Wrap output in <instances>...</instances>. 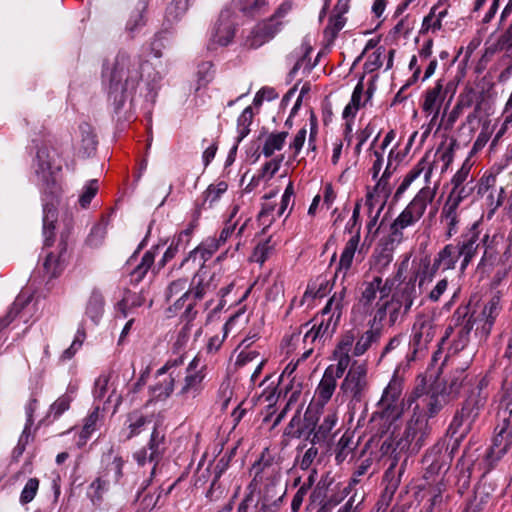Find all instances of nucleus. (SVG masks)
Masks as SVG:
<instances>
[{"instance_id":"obj_1","label":"nucleus","mask_w":512,"mask_h":512,"mask_svg":"<svg viewBox=\"0 0 512 512\" xmlns=\"http://www.w3.org/2000/svg\"><path fill=\"white\" fill-rule=\"evenodd\" d=\"M487 385L485 379L476 382L475 377L466 372V368H456L446 380L443 393L451 397H457L462 388L473 386L469 389L461 408L456 410L448 428V433L451 438H454L451 453L458 448L459 443L471 431L473 423L484 408L488 398Z\"/></svg>"},{"instance_id":"obj_2","label":"nucleus","mask_w":512,"mask_h":512,"mask_svg":"<svg viewBox=\"0 0 512 512\" xmlns=\"http://www.w3.org/2000/svg\"><path fill=\"white\" fill-rule=\"evenodd\" d=\"M146 66L148 61L141 56H131L123 51L117 54L107 87L108 102L116 114L122 110L128 99L133 102Z\"/></svg>"},{"instance_id":"obj_3","label":"nucleus","mask_w":512,"mask_h":512,"mask_svg":"<svg viewBox=\"0 0 512 512\" xmlns=\"http://www.w3.org/2000/svg\"><path fill=\"white\" fill-rule=\"evenodd\" d=\"M35 173L43 185L46 186V189L51 190V200L45 199L43 204L44 245L50 246L54 237L55 223L58 219L57 206L59 204L58 193L60 189L53 177L50 150L46 146L40 147L37 151Z\"/></svg>"},{"instance_id":"obj_4","label":"nucleus","mask_w":512,"mask_h":512,"mask_svg":"<svg viewBox=\"0 0 512 512\" xmlns=\"http://www.w3.org/2000/svg\"><path fill=\"white\" fill-rule=\"evenodd\" d=\"M435 189L425 186L421 188L405 209L390 225V241L400 243L403 240V230L415 225L424 215L427 206L434 200Z\"/></svg>"},{"instance_id":"obj_5","label":"nucleus","mask_w":512,"mask_h":512,"mask_svg":"<svg viewBox=\"0 0 512 512\" xmlns=\"http://www.w3.org/2000/svg\"><path fill=\"white\" fill-rule=\"evenodd\" d=\"M340 317L341 306L339 302H335V299H329L321 312L313 318V325L304 335V344L324 346L336 332Z\"/></svg>"},{"instance_id":"obj_6","label":"nucleus","mask_w":512,"mask_h":512,"mask_svg":"<svg viewBox=\"0 0 512 512\" xmlns=\"http://www.w3.org/2000/svg\"><path fill=\"white\" fill-rule=\"evenodd\" d=\"M292 7V1H283L269 18L258 22L253 27L246 38L245 46L250 49H257L271 41L288 23L286 18L291 12Z\"/></svg>"},{"instance_id":"obj_7","label":"nucleus","mask_w":512,"mask_h":512,"mask_svg":"<svg viewBox=\"0 0 512 512\" xmlns=\"http://www.w3.org/2000/svg\"><path fill=\"white\" fill-rule=\"evenodd\" d=\"M432 427L428 419L422 413L415 410L411 418L407 421L402 436L395 441V451L417 454L430 440Z\"/></svg>"},{"instance_id":"obj_8","label":"nucleus","mask_w":512,"mask_h":512,"mask_svg":"<svg viewBox=\"0 0 512 512\" xmlns=\"http://www.w3.org/2000/svg\"><path fill=\"white\" fill-rule=\"evenodd\" d=\"M368 391V365L354 360L339 386L338 396L356 405L365 399Z\"/></svg>"},{"instance_id":"obj_9","label":"nucleus","mask_w":512,"mask_h":512,"mask_svg":"<svg viewBox=\"0 0 512 512\" xmlns=\"http://www.w3.org/2000/svg\"><path fill=\"white\" fill-rule=\"evenodd\" d=\"M462 260L457 247L454 244L445 245L434 257L431 264L429 258L422 260V271L418 274L419 286L425 282H431L439 270H453L456 268L458 260Z\"/></svg>"},{"instance_id":"obj_10","label":"nucleus","mask_w":512,"mask_h":512,"mask_svg":"<svg viewBox=\"0 0 512 512\" xmlns=\"http://www.w3.org/2000/svg\"><path fill=\"white\" fill-rule=\"evenodd\" d=\"M124 460L122 457H115L104 471L88 487V496L94 505L103 501V496L110 489L111 483L118 484L123 477Z\"/></svg>"},{"instance_id":"obj_11","label":"nucleus","mask_w":512,"mask_h":512,"mask_svg":"<svg viewBox=\"0 0 512 512\" xmlns=\"http://www.w3.org/2000/svg\"><path fill=\"white\" fill-rule=\"evenodd\" d=\"M484 247L483 255L478 264V268H493L504 265V257L512 259V243H505L502 236L494 235L490 237L485 234L482 237Z\"/></svg>"},{"instance_id":"obj_12","label":"nucleus","mask_w":512,"mask_h":512,"mask_svg":"<svg viewBox=\"0 0 512 512\" xmlns=\"http://www.w3.org/2000/svg\"><path fill=\"white\" fill-rule=\"evenodd\" d=\"M350 490L351 484L343 486L326 474L313 489L310 499L312 502H326L335 508L349 495Z\"/></svg>"},{"instance_id":"obj_13","label":"nucleus","mask_w":512,"mask_h":512,"mask_svg":"<svg viewBox=\"0 0 512 512\" xmlns=\"http://www.w3.org/2000/svg\"><path fill=\"white\" fill-rule=\"evenodd\" d=\"M166 449L165 433L155 425L147 446L135 452L133 457L140 466H144L146 463H154L151 471V475H153L155 473L156 466L162 459Z\"/></svg>"},{"instance_id":"obj_14","label":"nucleus","mask_w":512,"mask_h":512,"mask_svg":"<svg viewBox=\"0 0 512 512\" xmlns=\"http://www.w3.org/2000/svg\"><path fill=\"white\" fill-rule=\"evenodd\" d=\"M435 336V327L431 319L421 317L412 328L409 351L406 354L408 362L414 361L418 353H422Z\"/></svg>"},{"instance_id":"obj_15","label":"nucleus","mask_w":512,"mask_h":512,"mask_svg":"<svg viewBox=\"0 0 512 512\" xmlns=\"http://www.w3.org/2000/svg\"><path fill=\"white\" fill-rule=\"evenodd\" d=\"M206 365L199 357L194 359L188 364L186 368V375L181 389L178 392L183 398H196L201 394L204 389V379L206 377Z\"/></svg>"},{"instance_id":"obj_16","label":"nucleus","mask_w":512,"mask_h":512,"mask_svg":"<svg viewBox=\"0 0 512 512\" xmlns=\"http://www.w3.org/2000/svg\"><path fill=\"white\" fill-rule=\"evenodd\" d=\"M480 225L478 222H474L469 228H467L457 239V247L459 254L462 256L460 263V270L464 272L468 265L472 262L477 254L478 248L482 243V237H480Z\"/></svg>"},{"instance_id":"obj_17","label":"nucleus","mask_w":512,"mask_h":512,"mask_svg":"<svg viewBox=\"0 0 512 512\" xmlns=\"http://www.w3.org/2000/svg\"><path fill=\"white\" fill-rule=\"evenodd\" d=\"M492 445L487 451L486 458L490 462L501 459L512 445V416L503 414V425L495 428Z\"/></svg>"},{"instance_id":"obj_18","label":"nucleus","mask_w":512,"mask_h":512,"mask_svg":"<svg viewBox=\"0 0 512 512\" xmlns=\"http://www.w3.org/2000/svg\"><path fill=\"white\" fill-rule=\"evenodd\" d=\"M235 36V25L229 11H222L216 21L208 48L214 50L217 46H227Z\"/></svg>"},{"instance_id":"obj_19","label":"nucleus","mask_w":512,"mask_h":512,"mask_svg":"<svg viewBox=\"0 0 512 512\" xmlns=\"http://www.w3.org/2000/svg\"><path fill=\"white\" fill-rule=\"evenodd\" d=\"M501 310L502 306L500 295L495 294L487 301L481 313L477 317L478 325L475 333H479L481 338H487Z\"/></svg>"},{"instance_id":"obj_20","label":"nucleus","mask_w":512,"mask_h":512,"mask_svg":"<svg viewBox=\"0 0 512 512\" xmlns=\"http://www.w3.org/2000/svg\"><path fill=\"white\" fill-rule=\"evenodd\" d=\"M220 245L216 242V238H207L199 246L189 252L188 256L183 259L180 267L193 264V267H198L196 273L201 272L207 260L219 249ZM199 278L201 276L199 275Z\"/></svg>"},{"instance_id":"obj_21","label":"nucleus","mask_w":512,"mask_h":512,"mask_svg":"<svg viewBox=\"0 0 512 512\" xmlns=\"http://www.w3.org/2000/svg\"><path fill=\"white\" fill-rule=\"evenodd\" d=\"M214 275L211 276L210 281H213ZM211 289V282L204 283L202 278H199V273H195L191 281V287H189L175 302L168 308V312H177L182 309L186 301H199L201 300L207 291Z\"/></svg>"},{"instance_id":"obj_22","label":"nucleus","mask_w":512,"mask_h":512,"mask_svg":"<svg viewBox=\"0 0 512 512\" xmlns=\"http://www.w3.org/2000/svg\"><path fill=\"white\" fill-rule=\"evenodd\" d=\"M338 417L335 412L326 414L319 424L317 423L314 433L310 439V444L326 448L333 438L332 430L336 426Z\"/></svg>"},{"instance_id":"obj_23","label":"nucleus","mask_w":512,"mask_h":512,"mask_svg":"<svg viewBox=\"0 0 512 512\" xmlns=\"http://www.w3.org/2000/svg\"><path fill=\"white\" fill-rule=\"evenodd\" d=\"M67 249L68 243L62 234L58 244V254L55 255L53 252L48 253L43 263L44 271L49 276V278L58 276L63 270L68 256Z\"/></svg>"},{"instance_id":"obj_24","label":"nucleus","mask_w":512,"mask_h":512,"mask_svg":"<svg viewBox=\"0 0 512 512\" xmlns=\"http://www.w3.org/2000/svg\"><path fill=\"white\" fill-rule=\"evenodd\" d=\"M448 92V87L444 89L443 79L437 80L435 86L428 89L425 93L422 109L427 114H433V119L437 118L440 112L441 104Z\"/></svg>"},{"instance_id":"obj_25","label":"nucleus","mask_w":512,"mask_h":512,"mask_svg":"<svg viewBox=\"0 0 512 512\" xmlns=\"http://www.w3.org/2000/svg\"><path fill=\"white\" fill-rule=\"evenodd\" d=\"M390 288L387 283L383 284L381 277L376 276L371 281L363 283V289L359 298V304L364 307L366 311L371 308L373 302L377 297V293L381 294V298L388 296Z\"/></svg>"},{"instance_id":"obj_26","label":"nucleus","mask_w":512,"mask_h":512,"mask_svg":"<svg viewBox=\"0 0 512 512\" xmlns=\"http://www.w3.org/2000/svg\"><path fill=\"white\" fill-rule=\"evenodd\" d=\"M360 242V226L357 227L355 235L347 241L345 247L341 253L338 267L336 269L335 276L338 277L340 273H343V278L346 277L347 273L351 269L353 259Z\"/></svg>"},{"instance_id":"obj_27","label":"nucleus","mask_w":512,"mask_h":512,"mask_svg":"<svg viewBox=\"0 0 512 512\" xmlns=\"http://www.w3.org/2000/svg\"><path fill=\"white\" fill-rule=\"evenodd\" d=\"M377 408L378 410L375 411L372 415V421L379 418L384 422L383 426H387V428L399 420L404 412V404H396L391 402L383 403L382 400H379L377 403Z\"/></svg>"},{"instance_id":"obj_28","label":"nucleus","mask_w":512,"mask_h":512,"mask_svg":"<svg viewBox=\"0 0 512 512\" xmlns=\"http://www.w3.org/2000/svg\"><path fill=\"white\" fill-rule=\"evenodd\" d=\"M417 276L403 283L392 295L391 299H396L398 304L404 308V313H408L418 297L416 289Z\"/></svg>"},{"instance_id":"obj_29","label":"nucleus","mask_w":512,"mask_h":512,"mask_svg":"<svg viewBox=\"0 0 512 512\" xmlns=\"http://www.w3.org/2000/svg\"><path fill=\"white\" fill-rule=\"evenodd\" d=\"M338 379V377L329 373L327 370L324 371L315 392L317 403L322 407L331 400L336 390Z\"/></svg>"},{"instance_id":"obj_30","label":"nucleus","mask_w":512,"mask_h":512,"mask_svg":"<svg viewBox=\"0 0 512 512\" xmlns=\"http://www.w3.org/2000/svg\"><path fill=\"white\" fill-rule=\"evenodd\" d=\"M459 206L446 200L440 214L441 221H445L447 225L446 237L450 239L458 232L459 224Z\"/></svg>"},{"instance_id":"obj_31","label":"nucleus","mask_w":512,"mask_h":512,"mask_svg":"<svg viewBox=\"0 0 512 512\" xmlns=\"http://www.w3.org/2000/svg\"><path fill=\"white\" fill-rule=\"evenodd\" d=\"M382 333L378 329H373L369 327L364 333L358 337L354 349L353 355L356 357L362 356L365 354L373 344H376L380 341Z\"/></svg>"},{"instance_id":"obj_32","label":"nucleus","mask_w":512,"mask_h":512,"mask_svg":"<svg viewBox=\"0 0 512 512\" xmlns=\"http://www.w3.org/2000/svg\"><path fill=\"white\" fill-rule=\"evenodd\" d=\"M148 8V0H139L131 12L126 23V31L133 34L146 24L145 13Z\"/></svg>"},{"instance_id":"obj_33","label":"nucleus","mask_w":512,"mask_h":512,"mask_svg":"<svg viewBox=\"0 0 512 512\" xmlns=\"http://www.w3.org/2000/svg\"><path fill=\"white\" fill-rule=\"evenodd\" d=\"M175 381L176 376L173 371H170L168 376L150 387L152 398L157 401L166 400L174 391Z\"/></svg>"},{"instance_id":"obj_34","label":"nucleus","mask_w":512,"mask_h":512,"mask_svg":"<svg viewBox=\"0 0 512 512\" xmlns=\"http://www.w3.org/2000/svg\"><path fill=\"white\" fill-rule=\"evenodd\" d=\"M154 261L155 251L153 249L146 251L142 256L140 263L137 264L130 272V282L135 285L140 283L154 264Z\"/></svg>"},{"instance_id":"obj_35","label":"nucleus","mask_w":512,"mask_h":512,"mask_svg":"<svg viewBox=\"0 0 512 512\" xmlns=\"http://www.w3.org/2000/svg\"><path fill=\"white\" fill-rule=\"evenodd\" d=\"M275 489V485H267L265 488V493L261 496L255 503V512H278L282 502L285 492H283L276 499L272 500L269 498L268 493Z\"/></svg>"},{"instance_id":"obj_36","label":"nucleus","mask_w":512,"mask_h":512,"mask_svg":"<svg viewBox=\"0 0 512 512\" xmlns=\"http://www.w3.org/2000/svg\"><path fill=\"white\" fill-rule=\"evenodd\" d=\"M403 392V381L397 376H393L388 385L384 389L381 399L383 403L391 402L396 404H404L401 399Z\"/></svg>"},{"instance_id":"obj_37","label":"nucleus","mask_w":512,"mask_h":512,"mask_svg":"<svg viewBox=\"0 0 512 512\" xmlns=\"http://www.w3.org/2000/svg\"><path fill=\"white\" fill-rule=\"evenodd\" d=\"M127 422L129 429L127 439H131L144 431L146 427L152 422V420L149 416L135 411L128 415Z\"/></svg>"},{"instance_id":"obj_38","label":"nucleus","mask_w":512,"mask_h":512,"mask_svg":"<svg viewBox=\"0 0 512 512\" xmlns=\"http://www.w3.org/2000/svg\"><path fill=\"white\" fill-rule=\"evenodd\" d=\"M239 10L247 17H256L268 11L266 0H238Z\"/></svg>"},{"instance_id":"obj_39","label":"nucleus","mask_w":512,"mask_h":512,"mask_svg":"<svg viewBox=\"0 0 512 512\" xmlns=\"http://www.w3.org/2000/svg\"><path fill=\"white\" fill-rule=\"evenodd\" d=\"M288 131H281L276 133H270L264 142L262 153L265 157H270L275 151H279L283 148Z\"/></svg>"},{"instance_id":"obj_40","label":"nucleus","mask_w":512,"mask_h":512,"mask_svg":"<svg viewBox=\"0 0 512 512\" xmlns=\"http://www.w3.org/2000/svg\"><path fill=\"white\" fill-rule=\"evenodd\" d=\"M477 323V318L470 314V308L468 305L459 306L452 315L451 325L446 331V335H449V331L452 330V327L459 328L464 327L465 324H475Z\"/></svg>"},{"instance_id":"obj_41","label":"nucleus","mask_w":512,"mask_h":512,"mask_svg":"<svg viewBox=\"0 0 512 512\" xmlns=\"http://www.w3.org/2000/svg\"><path fill=\"white\" fill-rule=\"evenodd\" d=\"M422 402L426 409V413L424 415L428 419L433 418L441 411V409L446 404V398L443 394L431 393L426 394L422 398Z\"/></svg>"},{"instance_id":"obj_42","label":"nucleus","mask_w":512,"mask_h":512,"mask_svg":"<svg viewBox=\"0 0 512 512\" xmlns=\"http://www.w3.org/2000/svg\"><path fill=\"white\" fill-rule=\"evenodd\" d=\"M104 311V297L99 291H93L89 297L86 314L94 322L97 323Z\"/></svg>"},{"instance_id":"obj_43","label":"nucleus","mask_w":512,"mask_h":512,"mask_svg":"<svg viewBox=\"0 0 512 512\" xmlns=\"http://www.w3.org/2000/svg\"><path fill=\"white\" fill-rule=\"evenodd\" d=\"M319 422V416L317 411L308 408L303 418L300 417V431H302V437L305 440L310 441L312 433H314L317 423Z\"/></svg>"},{"instance_id":"obj_44","label":"nucleus","mask_w":512,"mask_h":512,"mask_svg":"<svg viewBox=\"0 0 512 512\" xmlns=\"http://www.w3.org/2000/svg\"><path fill=\"white\" fill-rule=\"evenodd\" d=\"M476 189L473 178H471L465 185L453 186L447 199L448 201L460 206V204L467 199Z\"/></svg>"},{"instance_id":"obj_45","label":"nucleus","mask_w":512,"mask_h":512,"mask_svg":"<svg viewBox=\"0 0 512 512\" xmlns=\"http://www.w3.org/2000/svg\"><path fill=\"white\" fill-rule=\"evenodd\" d=\"M189 5L190 0H172V2L166 8V21L170 24L179 21L187 12Z\"/></svg>"},{"instance_id":"obj_46","label":"nucleus","mask_w":512,"mask_h":512,"mask_svg":"<svg viewBox=\"0 0 512 512\" xmlns=\"http://www.w3.org/2000/svg\"><path fill=\"white\" fill-rule=\"evenodd\" d=\"M445 448L444 441L436 442L429 451L425 454L424 460L426 462H430L428 466V471L432 473H438L442 467V463L440 461V455Z\"/></svg>"},{"instance_id":"obj_47","label":"nucleus","mask_w":512,"mask_h":512,"mask_svg":"<svg viewBox=\"0 0 512 512\" xmlns=\"http://www.w3.org/2000/svg\"><path fill=\"white\" fill-rule=\"evenodd\" d=\"M438 9V5L432 7L431 11L427 16L424 17L422 23V32H426L429 29L433 31L440 30L442 28V19L447 15V9H443L438 12L436 15V10Z\"/></svg>"},{"instance_id":"obj_48","label":"nucleus","mask_w":512,"mask_h":512,"mask_svg":"<svg viewBox=\"0 0 512 512\" xmlns=\"http://www.w3.org/2000/svg\"><path fill=\"white\" fill-rule=\"evenodd\" d=\"M253 110L251 106L246 107L237 120V143H240L250 132V125L253 121Z\"/></svg>"},{"instance_id":"obj_49","label":"nucleus","mask_w":512,"mask_h":512,"mask_svg":"<svg viewBox=\"0 0 512 512\" xmlns=\"http://www.w3.org/2000/svg\"><path fill=\"white\" fill-rule=\"evenodd\" d=\"M421 164L422 162L418 163L404 176L401 184L399 185L393 196L394 202H397L405 193V191L409 188L412 182L420 176L421 172L423 171Z\"/></svg>"},{"instance_id":"obj_50","label":"nucleus","mask_w":512,"mask_h":512,"mask_svg":"<svg viewBox=\"0 0 512 512\" xmlns=\"http://www.w3.org/2000/svg\"><path fill=\"white\" fill-rule=\"evenodd\" d=\"M99 407H95L91 413L84 419V425L80 432V440L85 444L87 439L96 430L97 422L99 421Z\"/></svg>"},{"instance_id":"obj_51","label":"nucleus","mask_w":512,"mask_h":512,"mask_svg":"<svg viewBox=\"0 0 512 512\" xmlns=\"http://www.w3.org/2000/svg\"><path fill=\"white\" fill-rule=\"evenodd\" d=\"M292 388L291 386H286L285 390H279L278 387H267L263 390L260 395V399L267 403V407L269 410L273 409L275 404L278 402L279 398L283 395L286 397Z\"/></svg>"},{"instance_id":"obj_52","label":"nucleus","mask_w":512,"mask_h":512,"mask_svg":"<svg viewBox=\"0 0 512 512\" xmlns=\"http://www.w3.org/2000/svg\"><path fill=\"white\" fill-rule=\"evenodd\" d=\"M238 211H239V206L234 205L230 212L229 219L225 222V226L221 230L219 237L216 238V242H218V244L220 246L222 244H224L227 241V239L230 238L232 236V234L234 233V231L237 227V223H238L237 220L234 221V218L236 217Z\"/></svg>"},{"instance_id":"obj_53","label":"nucleus","mask_w":512,"mask_h":512,"mask_svg":"<svg viewBox=\"0 0 512 512\" xmlns=\"http://www.w3.org/2000/svg\"><path fill=\"white\" fill-rule=\"evenodd\" d=\"M372 259L374 268L381 272L392 262V250L387 247L376 249L373 253Z\"/></svg>"},{"instance_id":"obj_54","label":"nucleus","mask_w":512,"mask_h":512,"mask_svg":"<svg viewBox=\"0 0 512 512\" xmlns=\"http://www.w3.org/2000/svg\"><path fill=\"white\" fill-rule=\"evenodd\" d=\"M40 481L38 478L33 477L29 478L26 482L24 488L21 491L19 502L22 505H26L30 503L36 496L39 490Z\"/></svg>"},{"instance_id":"obj_55","label":"nucleus","mask_w":512,"mask_h":512,"mask_svg":"<svg viewBox=\"0 0 512 512\" xmlns=\"http://www.w3.org/2000/svg\"><path fill=\"white\" fill-rule=\"evenodd\" d=\"M338 359L336 365H329L325 370L339 379L344 375L345 370L352 364L351 357L347 352H338Z\"/></svg>"},{"instance_id":"obj_56","label":"nucleus","mask_w":512,"mask_h":512,"mask_svg":"<svg viewBox=\"0 0 512 512\" xmlns=\"http://www.w3.org/2000/svg\"><path fill=\"white\" fill-rule=\"evenodd\" d=\"M189 287H191V282H188V278L182 277L170 282L165 291V299L167 302L171 301V298L184 293Z\"/></svg>"},{"instance_id":"obj_57","label":"nucleus","mask_w":512,"mask_h":512,"mask_svg":"<svg viewBox=\"0 0 512 512\" xmlns=\"http://www.w3.org/2000/svg\"><path fill=\"white\" fill-rule=\"evenodd\" d=\"M345 22L346 19L340 14L331 16L329 18L328 25L324 30L325 37L330 41H333L337 37L339 31L344 27Z\"/></svg>"},{"instance_id":"obj_58","label":"nucleus","mask_w":512,"mask_h":512,"mask_svg":"<svg viewBox=\"0 0 512 512\" xmlns=\"http://www.w3.org/2000/svg\"><path fill=\"white\" fill-rule=\"evenodd\" d=\"M98 189V180L92 179L87 182L79 196V204L82 208H87L90 205L92 199L97 194Z\"/></svg>"},{"instance_id":"obj_59","label":"nucleus","mask_w":512,"mask_h":512,"mask_svg":"<svg viewBox=\"0 0 512 512\" xmlns=\"http://www.w3.org/2000/svg\"><path fill=\"white\" fill-rule=\"evenodd\" d=\"M503 395L501 404L504 406L503 414L512 416V376H506L503 381Z\"/></svg>"},{"instance_id":"obj_60","label":"nucleus","mask_w":512,"mask_h":512,"mask_svg":"<svg viewBox=\"0 0 512 512\" xmlns=\"http://www.w3.org/2000/svg\"><path fill=\"white\" fill-rule=\"evenodd\" d=\"M474 327V324H465L464 327H459L457 329V338L453 341L454 351L463 350L467 344L469 343L470 333Z\"/></svg>"},{"instance_id":"obj_61","label":"nucleus","mask_w":512,"mask_h":512,"mask_svg":"<svg viewBox=\"0 0 512 512\" xmlns=\"http://www.w3.org/2000/svg\"><path fill=\"white\" fill-rule=\"evenodd\" d=\"M388 315L386 303L378 304L377 309L374 312L372 319L368 321V326L373 329H378L381 333L383 332V321Z\"/></svg>"},{"instance_id":"obj_62","label":"nucleus","mask_w":512,"mask_h":512,"mask_svg":"<svg viewBox=\"0 0 512 512\" xmlns=\"http://www.w3.org/2000/svg\"><path fill=\"white\" fill-rule=\"evenodd\" d=\"M497 270L491 280V286L496 288L498 287L502 281L508 276L509 272L512 269V259H509L508 256L504 257V265L496 267Z\"/></svg>"},{"instance_id":"obj_63","label":"nucleus","mask_w":512,"mask_h":512,"mask_svg":"<svg viewBox=\"0 0 512 512\" xmlns=\"http://www.w3.org/2000/svg\"><path fill=\"white\" fill-rule=\"evenodd\" d=\"M105 236V228L99 224L95 225L86 239V244L91 248H97L103 243Z\"/></svg>"},{"instance_id":"obj_64","label":"nucleus","mask_w":512,"mask_h":512,"mask_svg":"<svg viewBox=\"0 0 512 512\" xmlns=\"http://www.w3.org/2000/svg\"><path fill=\"white\" fill-rule=\"evenodd\" d=\"M255 487L252 483L247 486L243 499L238 504L236 512H250L251 507L255 508Z\"/></svg>"}]
</instances>
